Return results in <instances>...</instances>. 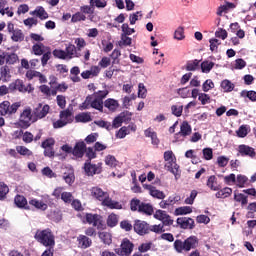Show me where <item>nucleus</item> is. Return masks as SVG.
<instances>
[{
  "instance_id": "f257e3e1",
  "label": "nucleus",
  "mask_w": 256,
  "mask_h": 256,
  "mask_svg": "<svg viewBox=\"0 0 256 256\" xmlns=\"http://www.w3.org/2000/svg\"><path fill=\"white\" fill-rule=\"evenodd\" d=\"M91 196L96 199V201H100L103 207H107L108 209H123V204H120L119 201H115L109 197V192L103 191L100 187H92L90 189Z\"/></svg>"
},
{
  "instance_id": "f03ea898",
  "label": "nucleus",
  "mask_w": 256,
  "mask_h": 256,
  "mask_svg": "<svg viewBox=\"0 0 256 256\" xmlns=\"http://www.w3.org/2000/svg\"><path fill=\"white\" fill-rule=\"evenodd\" d=\"M199 247V238L197 236H189L184 241L176 239L174 241V249L177 253H189L191 249H197Z\"/></svg>"
},
{
  "instance_id": "7ed1b4c3",
  "label": "nucleus",
  "mask_w": 256,
  "mask_h": 256,
  "mask_svg": "<svg viewBox=\"0 0 256 256\" xmlns=\"http://www.w3.org/2000/svg\"><path fill=\"white\" fill-rule=\"evenodd\" d=\"M130 211L140 213V215H146L151 217L155 213V209L151 203L141 201L139 198H133L130 201Z\"/></svg>"
},
{
  "instance_id": "20e7f679",
  "label": "nucleus",
  "mask_w": 256,
  "mask_h": 256,
  "mask_svg": "<svg viewBox=\"0 0 256 256\" xmlns=\"http://www.w3.org/2000/svg\"><path fill=\"white\" fill-rule=\"evenodd\" d=\"M34 239L44 247H55V234L50 228L37 230Z\"/></svg>"
},
{
  "instance_id": "39448f33",
  "label": "nucleus",
  "mask_w": 256,
  "mask_h": 256,
  "mask_svg": "<svg viewBox=\"0 0 256 256\" xmlns=\"http://www.w3.org/2000/svg\"><path fill=\"white\" fill-rule=\"evenodd\" d=\"M85 223L88 225H92V227H96L98 231H103L107 229V224H105V220L101 214H93V213H86L85 214Z\"/></svg>"
},
{
  "instance_id": "423d86ee",
  "label": "nucleus",
  "mask_w": 256,
  "mask_h": 256,
  "mask_svg": "<svg viewBox=\"0 0 256 256\" xmlns=\"http://www.w3.org/2000/svg\"><path fill=\"white\" fill-rule=\"evenodd\" d=\"M19 107H21V102L11 104L9 101H3L0 103V115L2 117H5L6 115H8V117L15 115V113H17L19 110Z\"/></svg>"
},
{
  "instance_id": "0eeeda50",
  "label": "nucleus",
  "mask_w": 256,
  "mask_h": 256,
  "mask_svg": "<svg viewBox=\"0 0 256 256\" xmlns=\"http://www.w3.org/2000/svg\"><path fill=\"white\" fill-rule=\"evenodd\" d=\"M133 249H135V244L129 241V238H124L121 242L120 247L115 248L114 251L119 256H131V253H133Z\"/></svg>"
},
{
  "instance_id": "6e6552de",
  "label": "nucleus",
  "mask_w": 256,
  "mask_h": 256,
  "mask_svg": "<svg viewBox=\"0 0 256 256\" xmlns=\"http://www.w3.org/2000/svg\"><path fill=\"white\" fill-rule=\"evenodd\" d=\"M191 133H193V128L189 125V122L183 121L180 125V131L174 135L175 143L185 141L186 137H189Z\"/></svg>"
},
{
  "instance_id": "1a4fd4ad",
  "label": "nucleus",
  "mask_w": 256,
  "mask_h": 256,
  "mask_svg": "<svg viewBox=\"0 0 256 256\" xmlns=\"http://www.w3.org/2000/svg\"><path fill=\"white\" fill-rule=\"evenodd\" d=\"M33 119V114H31V108H26L20 114V118L17 122L20 129H29L31 127V120Z\"/></svg>"
},
{
  "instance_id": "9d476101",
  "label": "nucleus",
  "mask_w": 256,
  "mask_h": 256,
  "mask_svg": "<svg viewBox=\"0 0 256 256\" xmlns=\"http://www.w3.org/2000/svg\"><path fill=\"white\" fill-rule=\"evenodd\" d=\"M84 171L88 177L99 175L103 172V163L92 164L89 160L84 163Z\"/></svg>"
},
{
  "instance_id": "9b49d317",
  "label": "nucleus",
  "mask_w": 256,
  "mask_h": 256,
  "mask_svg": "<svg viewBox=\"0 0 256 256\" xmlns=\"http://www.w3.org/2000/svg\"><path fill=\"white\" fill-rule=\"evenodd\" d=\"M125 121H131V113L129 111L122 112L119 116L114 118L112 124L110 123L111 131H113V129H119Z\"/></svg>"
},
{
  "instance_id": "f8f14e48",
  "label": "nucleus",
  "mask_w": 256,
  "mask_h": 256,
  "mask_svg": "<svg viewBox=\"0 0 256 256\" xmlns=\"http://www.w3.org/2000/svg\"><path fill=\"white\" fill-rule=\"evenodd\" d=\"M133 230L137 235H149V223L143 220H134Z\"/></svg>"
},
{
  "instance_id": "ddd939ff",
  "label": "nucleus",
  "mask_w": 256,
  "mask_h": 256,
  "mask_svg": "<svg viewBox=\"0 0 256 256\" xmlns=\"http://www.w3.org/2000/svg\"><path fill=\"white\" fill-rule=\"evenodd\" d=\"M154 219L161 221L165 227H171V225H173V219H171L170 215L167 214L165 210H156Z\"/></svg>"
},
{
  "instance_id": "4468645a",
  "label": "nucleus",
  "mask_w": 256,
  "mask_h": 256,
  "mask_svg": "<svg viewBox=\"0 0 256 256\" xmlns=\"http://www.w3.org/2000/svg\"><path fill=\"white\" fill-rule=\"evenodd\" d=\"M51 107L46 104H38L36 108L33 110V115L36 117V119H44V117H47L49 114Z\"/></svg>"
},
{
  "instance_id": "2eb2a0df",
  "label": "nucleus",
  "mask_w": 256,
  "mask_h": 256,
  "mask_svg": "<svg viewBox=\"0 0 256 256\" xmlns=\"http://www.w3.org/2000/svg\"><path fill=\"white\" fill-rule=\"evenodd\" d=\"M85 151H87V144H85L84 141H80L77 142L72 149V155L76 157V159H83Z\"/></svg>"
},
{
  "instance_id": "dca6fc26",
  "label": "nucleus",
  "mask_w": 256,
  "mask_h": 256,
  "mask_svg": "<svg viewBox=\"0 0 256 256\" xmlns=\"http://www.w3.org/2000/svg\"><path fill=\"white\" fill-rule=\"evenodd\" d=\"M176 223L180 229H195V220L190 217H179L177 218Z\"/></svg>"
},
{
  "instance_id": "f3484780",
  "label": "nucleus",
  "mask_w": 256,
  "mask_h": 256,
  "mask_svg": "<svg viewBox=\"0 0 256 256\" xmlns=\"http://www.w3.org/2000/svg\"><path fill=\"white\" fill-rule=\"evenodd\" d=\"M143 187L146 189V191H149V195H151V197L154 199L163 200L166 197L165 192L158 190L157 187L151 184H144Z\"/></svg>"
},
{
  "instance_id": "a211bd4d",
  "label": "nucleus",
  "mask_w": 256,
  "mask_h": 256,
  "mask_svg": "<svg viewBox=\"0 0 256 256\" xmlns=\"http://www.w3.org/2000/svg\"><path fill=\"white\" fill-rule=\"evenodd\" d=\"M238 152L241 157H250L251 159H255L256 157L255 148L245 144L238 146Z\"/></svg>"
},
{
  "instance_id": "6ab92c4d",
  "label": "nucleus",
  "mask_w": 256,
  "mask_h": 256,
  "mask_svg": "<svg viewBox=\"0 0 256 256\" xmlns=\"http://www.w3.org/2000/svg\"><path fill=\"white\" fill-rule=\"evenodd\" d=\"M9 90L11 93L13 91H19L20 93H27V89L25 88V83L21 79H16L14 82L9 84Z\"/></svg>"
},
{
  "instance_id": "aec40b11",
  "label": "nucleus",
  "mask_w": 256,
  "mask_h": 256,
  "mask_svg": "<svg viewBox=\"0 0 256 256\" xmlns=\"http://www.w3.org/2000/svg\"><path fill=\"white\" fill-rule=\"evenodd\" d=\"M145 137H148L151 139V144L155 147H159V143H161V140H159V137H157V132L153 130V128L149 127L144 131Z\"/></svg>"
},
{
  "instance_id": "412c9836",
  "label": "nucleus",
  "mask_w": 256,
  "mask_h": 256,
  "mask_svg": "<svg viewBox=\"0 0 256 256\" xmlns=\"http://www.w3.org/2000/svg\"><path fill=\"white\" fill-rule=\"evenodd\" d=\"M15 135H16L15 139H20V137H22V141L26 144L33 143L34 141L33 133L29 131H26V132H23V130L16 131Z\"/></svg>"
},
{
  "instance_id": "4be33fe9",
  "label": "nucleus",
  "mask_w": 256,
  "mask_h": 256,
  "mask_svg": "<svg viewBox=\"0 0 256 256\" xmlns=\"http://www.w3.org/2000/svg\"><path fill=\"white\" fill-rule=\"evenodd\" d=\"M181 201V196H169L167 200H162L159 203V207L161 209H167V207H172L175 203H179Z\"/></svg>"
},
{
  "instance_id": "5701e85b",
  "label": "nucleus",
  "mask_w": 256,
  "mask_h": 256,
  "mask_svg": "<svg viewBox=\"0 0 256 256\" xmlns=\"http://www.w3.org/2000/svg\"><path fill=\"white\" fill-rule=\"evenodd\" d=\"M77 242H78L79 247H81V249H89V247H91V245H93V240H91V238H89L83 234H80L77 237Z\"/></svg>"
},
{
  "instance_id": "b1692460",
  "label": "nucleus",
  "mask_w": 256,
  "mask_h": 256,
  "mask_svg": "<svg viewBox=\"0 0 256 256\" xmlns=\"http://www.w3.org/2000/svg\"><path fill=\"white\" fill-rule=\"evenodd\" d=\"M14 203L19 209H30L29 205H27V198H25L23 195H16L14 198Z\"/></svg>"
},
{
  "instance_id": "393cba45",
  "label": "nucleus",
  "mask_w": 256,
  "mask_h": 256,
  "mask_svg": "<svg viewBox=\"0 0 256 256\" xmlns=\"http://www.w3.org/2000/svg\"><path fill=\"white\" fill-rule=\"evenodd\" d=\"M216 191H218V193L215 194L217 199H227V197H231L233 194V189L230 187L220 188Z\"/></svg>"
},
{
  "instance_id": "a878e982",
  "label": "nucleus",
  "mask_w": 256,
  "mask_h": 256,
  "mask_svg": "<svg viewBox=\"0 0 256 256\" xmlns=\"http://www.w3.org/2000/svg\"><path fill=\"white\" fill-rule=\"evenodd\" d=\"M31 15H36V17H39L41 21L49 19V13L45 11V8H43V6H37L36 9L33 12H31Z\"/></svg>"
},
{
  "instance_id": "bb28decb",
  "label": "nucleus",
  "mask_w": 256,
  "mask_h": 256,
  "mask_svg": "<svg viewBox=\"0 0 256 256\" xmlns=\"http://www.w3.org/2000/svg\"><path fill=\"white\" fill-rule=\"evenodd\" d=\"M104 107L109 111L115 112L119 107V102L113 98H108L104 101Z\"/></svg>"
},
{
  "instance_id": "cd10ccee",
  "label": "nucleus",
  "mask_w": 256,
  "mask_h": 256,
  "mask_svg": "<svg viewBox=\"0 0 256 256\" xmlns=\"http://www.w3.org/2000/svg\"><path fill=\"white\" fill-rule=\"evenodd\" d=\"M206 185L211 191H219L221 189V185L217 184V177L215 175L208 178Z\"/></svg>"
},
{
  "instance_id": "c85d7f7f",
  "label": "nucleus",
  "mask_w": 256,
  "mask_h": 256,
  "mask_svg": "<svg viewBox=\"0 0 256 256\" xmlns=\"http://www.w3.org/2000/svg\"><path fill=\"white\" fill-rule=\"evenodd\" d=\"M19 62V55L15 52H6L5 63L6 65H15Z\"/></svg>"
},
{
  "instance_id": "c756f323",
  "label": "nucleus",
  "mask_w": 256,
  "mask_h": 256,
  "mask_svg": "<svg viewBox=\"0 0 256 256\" xmlns=\"http://www.w3.org/2000/svg\"><path fill=\"white\" fill-rule=\"evenodd\" d=\"M249 185V178L243 174H239L236 177V187L239 189H243V187H247Z\"/></svg>"
},
{
  "instance_id": "7c9ffc66",
  "label": "nucleus",
  "mask_w": 256,
  "mask_h": 256,
  "mask_svg": "<svg viewBox=\"0 0 256 256\" xmlns=\"http://www.w3.org/2000/svg\"><path fill=\"white\" fill-rule=\"evenodd\" d=\"M98 237L104 245H111V243H113V236H111L109 232H99Z\"/></svg>"
},
{
  "instance_id": "2f4dec72",
  "label": "nucleus",
  "mask_w": 256,
  "mask_h": 256,
  "mask_svg": "<svg viewBox=\"0 0 256 256\" xmlns=\"http://www.w3.org/2000/svg\"><path fill=\"white\" fill-rule=\"evenodd\" d=\"M200 63H201V60H197V59L189 60L185 65V69L186 71H197V69L201 67Z\"/></svg>"
},
{
  "instance_id": "473e14b6",
  "label": "nucleus",
  "mask_w": 256,
  "mask_h": 256,
  "mask_svg": "<svg viewBox=\"0 0 256 256\" xmlns=\"http://www.w3.org/2000/svg\"><path fill=\"white\" fill-rule=\"evenodd\" d=\"M46 49L47 47H45L43 43H36L32 46V52L38 57H41V55L45 53Z\"/></svg>"
},
{
  "instance_id": "72a5a7b5",
  "label": "nucleus",
  "mask_w": 256,
  "mask_h": 256,
  "mask_svg": "<svg viewBox=\"0 0 256 256\" xmlns=\"http://www.w3.org/2000/svg\"><path fill=\"white\" fill-rule=\"evenodd\" d=\"M29 205H32V207H35V209H40V211H47L48 207L46 203L37 199L29 200Z\"/></svg>"
},
{
  "instance_id": "f704fd0d",
  "label": "nucleus",
  "mask_w": 256,
  "mask_h": 256,
  "mask_svg": "<svg viewBox=\"0 0 256 256\" xmlns=\"http://www.w3.org/2000/svg\"><path fill=\"white\" fill-rule=\"evenodd\" d=\"M190 213H193V208L191 206H181L175 209L174 215H189Z\"/></svg>"
},
{
  "instance_id": "c9c22d12",
  "label": "nucleus",
  "mask_w": 256,
  "mask_h": 256,
  "mask_svg": "<svg viewBox=\"0 0 256 256\" xmlns=\"http://www.w3.org/2000/svg\"><path fill=\"white\" fill-rule=\"evenodd\" d=\"M118 223H119V215L115 213H111L107 218V226L111 228L117 227Z\"/></svg>"
},
{
  "instance_id": "e433bc0d",
  "label": "nucleus",
  "mask_w": 256,
  "mask_h": 256,
  "mask_svg": "<svg viewBox=\"0 0 256 256\" xmlns=\"http://www.w3.org/2000/svg\"><path fill=\"white\" fill-rule=\"evenodd\" d=\"M52 55H53V53L51 52V48L46 47V50L42 54V57H41L42 67H45L47 65V63H49V60L51 59Z\"/></svg>"
},
{
  "instance_id": "4c0bfd02",
  "label": "nucleus",
  "mask_w": 256,
  "mask_h": 256,
  "mask_svg": "<svg viewBox=\"0 0 256 256\" xmlns=\"http://www.w3.org/2000/svg\"><path fill=\"white\" fill-rule=\"evenodd\" d=\"M77 123H89L91 121V114L89 112H82L75 117Z\"/></svg>"
},
{
  "instance_id": "58836bf2",
  "label": "nucleus",
  "mask_w": 256,
  "mask_h": 256,
  "mask_svg": "<svg viewBox=\"0 0 256 256\" xmlns=\"http://www.w3.org/2000/svg\"><path fill=\"white\" fill-rule=\"evenodd\" d=\"M202 73H210L211 69L215 67V62H211L209 60H205L200 64Z\"/></svg>"
},
{
  "instance_id": "ea45409f",
  "label": "nucleus",
  "mask_w": 256,
  "mask_h": 256,
  "mask_svg": "<svg viewBox=\"0 0 256 256\" xmlns=\"http://www.w3.org/2000/svg\"><path fill=\"white\" fill-rule=\"evenodd\" d=\"M16 151L23 157H33V151L25 146H16Z\"/></svg>"
},
{
  "instance_id": "a19ab883",
  "label": "nucleus",
  "mask_w": 256,
  "mask_h": 256,
  "mask_svg": "<svg viewBox=\"0 0 256 256\" xmlns=\"http://www.w3.org/2000/svg\"><path fill=\"white\" fill-rule=\"evenodd\" d=\"M109 95V90H99L97 92H94L92 95V99H96L98 101H103L107 96Z\"/></svg>"
},
{
  "instance_id": "79ce46f5",
  "label": "nucleus",
  "mask_w": 256,
  "mask_h": 256,
  "mask_svg": "<svg viewBox=\"0 0 256 256\" xmlns=\"http://www.w3.org/2000/svg\"><path fill=\"white\" fill-rule=\"evenodd\" d=\"M12 41H15V43L24 41L25 34H23V31L21 29H16L11 36Z\"/></svg>"
},
{
  "instance_id": "37998d69",
  "label": "nucleus",
  "mask_w": 256,
  "mask_h": 256,
  "mask_svg": "<svg viewBox=\"0 0 256 256\" xmlns=\"http://www.w3.org/2000/svg\"><path fill=\"white\" fill-rule=\"evenodd\" d=\"M250 128L248 125H241L239 129L236 131L237 137L241 139H245L247 135H249Z\"/></svg>"
},
{
  "instance_id": "c03bdc74",
  "label": "nucleus",
  "mask_w": 256,
  "mask_h": 256,
  "mask_svg": "<svg viewBox=\"0 0 256 256\" xmlns=\"http://www.w3.org/2000/svg\"><path fill=\"white\" fill-rule=\"evenodd\" d=\"M221 88L223 89L224 93H231V91L235 89V84L229 80H223L221 82Z\"/></svg>"
},
{
  "instance_id": "a18cd8bd",
  "label": "nucleus",
  "mask_w": 256,
  "mask_h": 256,
  "mask_svg": "<svg viewBox=\"0 0 256 256\" xmlns=\"http://www.w3.org/2000/svg\"><path fill=\"white\" fill-rule=\"evenodd\" d=\"M234 201H236L237 203H241L242 206L249 203L248 197L243 193H235Z\"/></svg>"
},
{
  "instance_id": "49530a36",
  "label": "nucleus",
  "mask_w": 256,
  "mask_h": 256,
  "mask_svg": "<svg viewBox=\"0 0 256 256\" xmlns=\"http://www.w3.org/2000/svg\"><path fill=\"white\" fill-rule=\"evenodd\" d=\"M103 105H105V103H103V100H97L95 98L94 100H91L90 103V107H92V109L100 111V113H103Z\"/></svg>"
},
{
  "instance_id": "de8ad7c7",
  "label": "nucleus",
  "mask_w": 256,
  "mask_h": 256,
  "mask_svg": "<svg viewBox=\"0 0 256 256\" xmlns=\"http://www.w3.org/2000/svg\"><path fill=\"white\" fill-rule=\"evenodd\" d=\"M9 193V186L5 182H0V201H3L7 198Z\"/></svg>"
},
{
  "instance_id": "09e8293b",
  "label": "nucleus",
  "mask_w": 256,
  "mask_h": 256,
  "mask_svg": "<svg viewBox=\"0 0 256 256\" xmlns=\"http://www.w3.org/2000/svg\"><path fill=\"white\" fill-rule=\"evenodd\" d=\"M80 21H87V16L82 12H76L72 15L71 23H79Z\"/></svg>"
},
{
  "instance_id": "8fccbe9b",
  "label": "nucleus",
  "mask_w": 256,
  "mask_h": 256,
  "mask_svg": "<svg viewBox=\"0 0 256 256\" xmlns=\"http://www.w3.org/2000/svg\"><path fill=\"white\" fill-rule=\"evenodd\" d=\"M66 58L73 59V56L77 53V47L73 44H69L65 50Z\"/></svg>"
},
{
  "instance_id": "3c124183",
  "label": "nucleus",
  "mask_w": 256,
  "mask_h": 256,
  "mask_svg": "<svg viewBox=\"0 0 256 256\" xmlns=\"http://www.w3.org/2000/svg\"><path fill=\"white\" fill-rule=\"evenodd\" d=\"M63 179H64L65 183H67L68 185H71L72 183H74L75 182V173L73 172V170H70L69 173H64Z\"/></svg>"
},
{
  "instance_id": "603ef678",
  "label": "nucleus",
  "mask_w": 256,
  "mask_h": 256,
  "mask_svg": "<svg viewBox=\"0 0 256 256\" xmlns=\"http://www.w3.org/2000/svg\"><path fill=\"white\" fill-rule=\"evenodd\" d=\"M142 17H143V12L141 11H137L136 13L130 14L129 16L130 25H135V23H137V21H139V19H141Z\"/></svg>"
},
{
  "instance_id": "864d4df0",
  "label": "nucleus",
  "mask_w": 256,
  "mask_h": 256,
  "mask_svg": "<svg viewBox=\"0 0 256 256\" xmlns=\"http://www.w3.org/2000/svg\"><path fill=\"white\" fill-rule=\"evenodd\" d=\"M211 89H215V83H213V80L207 79L202 85V91H204V93H208Z\"/></svg>"
},
{
  "instance_id": "5fc2aeb1",
  "label": "nucleus",
  "mask_w": 256,
  "mask_h": 256,
  "mask_svg": "<svg viewBox=\"0 0 256 256\" xmlns=\"http://www.w3.org/2000/svg\"><path fill=\"white\" fill-rule=\"evenodd\" d=\"M91 7H97L98 9H105L107 7V1L105 0H90Z\"/></svg>"
},
{
  "instance_id": "6e6d98bb",
  "label": "nucleus",
  "mask_w": 256,
  "mask_h": 256,
  "mask_svg": "<svg viewBox=\"0 0 256 256\" xmlns=\"http://www.w3.org/2000/svg\"><path fill=\"white\" fill-rule=\"evenodd\" d=\"M91 101H93V96L88 95L85 101L82 104H80V111H85V109H89L91 107Z\"/></svg>"
},
{
  "instance_id": "4d7b16f0",
  "label": "nucleus",
  "mask_w": 256,
  "mask_h": 256,
  "mask_svg": "<svg viewBox=\"0 0 256 256\" xmlns=\"http://www.w3.org/2000/svg\"><path fill=\"white\" fill-rule=\"evenodd\" d=\"M241 96L242 97H248L250 101H252V103H255L256 101V92L254 90H250V91H242L241 92Z\"/></svg>"
},
{
  "instance_id": "13d9d810",
  "label": "nucleus",
  "mask_w": 256,
  "mask_h": 256,
  "mask_svg": "<svg viewBox=\"0 0 256 256\" xmlns=\"http://www.w3.org/2000/svg\"><path fill=\"white\" fill-rule=\"evenodd\" d=\"M105 163L108 165V167L115 168L117 167V159L113 155H107L105 157Z\"/></svg>"
},
{
  "instance_id": "bf43d9fd",
  "label": "nucleus",
  "mask_w": 256,
  "mask_h": 256,
  "mask_svg": "<svg viewBox=\"0 0 256 256\" xmlns=\"http://www.w3.org/2000/svg\"><path fill=\"white\" fill-rule=\"evenodd\" d=\"M52 55L56 59H67V53L64 50H61V49H54L52 51Z\"/></svg>"
},
{
  "instance_id": "052dcab7",
  "label": "nucleus",
  "mask_w": 256,
  "mask_h": 256,
  "mask_svg": "<svg viewBox=\"0 0 256 256\" xmlns=\"http://www.w3.org/2000/svg\"><path fill=\"white\" fill-rule=\"evenodd\" d=\"M42 149H49L55 147V139L54 138H48L44 140L41 144Z\"/></svg>"
},
{
  "instance_id": "680f3d73",
  "label": "nucleus",
  "mask_w": 256,
  "mask_h": 256,
  "mask_svg": "<svg viewBox=\"0 0 256 256\" xmlns=\"http://www.w3.org/2000/svg\"><path fill=\"white\" fill-rule=\"evenodd\" d=\"M120 228L123 229L124 231H132L133 230V224H131V221L129 220H122L120 222Z\"/></svg>"
},
{
  "instance_id": "e2e57ef3",
  "label": "nucleus",
  "mask_w": 256,
  "mask_h": 256,
  "mask_svg": "<svg viewBox=\"0 0 256 256\" xmlns=\"http://www.w3.org/2000/svg\"><path fill=\"white\" fill-rule=\"evenodd\" d=\"M171 112L175 117H181L183 115V106L172 105Z\"/></svg>"
},
{
  "instance_id": "0e129e2a",
  "label": "nucleus",
  "mask_w": 256,
  "mask_h": 256,
  "mask_svg": "<svg viewBox=\"0 0 256 256\" xmlns=\"http://www.w3.org/2000/svg\"><path fill=\"white\" fill-rule=\"evenodd\" d=\"M198 101L201 102V105H207V103H210L211 101V96H209V94L206 93H200Z\"/></svg>"
},
{
  "instance_id": "69168bd1",
  "label": "nucleus",
  "mask_w": 256,
  "mask_h": 256,
  "mask_svg": "<svg viewBox=\"0 0 256 256\" xmlns=\"http://www.w3.org/2000/svg\"><path fill=\"white\" fill-rule=\"evenodd\" d=\"M138 97L141 99H145V97H147V88H145V84L143 83L138 85Z\"/></svg>"
},
{
  "instance_id": "338daca9",
  "label": "nucleus",
  "mask_w": 256,
  "mask_h": 256,
  "mask_svg": "<svg viewBox=\"0 0 256 256\" xmlns=\"http://www.w3.org/2000/svg\"><path fill=\"white\" fill-rule=\"evenodd\" d=\"M61 199L64 203H72L73 202V194L71 192H62Z\"/></svg>"
},
{
  "instance_id": "774afa93",
  "label": "nucleus",
  "mask_w": 256,
  "mask_h": 256,
  "mask_svg": "<svg viewBox=\"0 0 256 256\" xmlns=\"http://www.w3.org/2000/svg\"><path fill=\"white\" fill-rule=\"evenodd\" d=\"M218 167H227L229 164V158L227 156H219L217 158Z\"/></svg>"
}]
</instances>
